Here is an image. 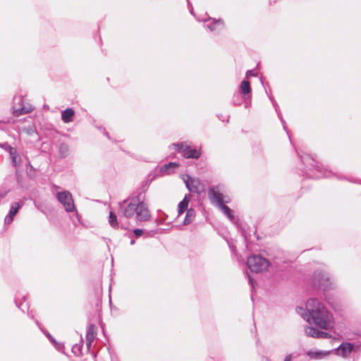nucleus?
<instances>
[{
  "label": "nucleus",
  "instance_id": "f257e3e1",
  "mask_svg": "<svg viewBox=\"0 0 361 361\" xmlns=\"http://www.w3.org/2000/svg\"><path fill=\"white\" fill-rule=\"evenodd\" d=\"M307 306L315 325L324 329H328L331 326L332 314L322 303L317 300L310 299L307 302Z\"/></svg>",
  "mask_w": 361,
  "mask_h": 361
},
{
  "label": "nucleus",
  "instance_id": "f03ea898",
  "mask_svg": "<svg viewBox=\"0 0 361 361\" xmlns=\"http://www.w3.org/2000/svg\"><path fill=\"white\" fill-rule=\"evenodd\" d=\"M126 218H132L135 214L137 221H146L151 217L150 212L146 203L140 201L137 197L131 200L123 212Z\"/></svg>",
  "mask_w": 361,
  "mask_h": 361
},
{
  "label": "nucleus",
  "instance_id": "7ed1b4c3",
  "mask_svg": "<svg viewBox=\"0 0 361 361\" xmlns=\"http://www.w3.org/2000/svg\"><path fill=\"white\" fill-rule=\"evenodd\" d=\"M247 264L250 270L255 273L266 271L270 264L267 259L259 255L250 257Z\"/></svg>",
  "mask_w": 361,
  "mask_h": 361
},
{
  "label": "nucleus",
  "instance_id": "20e7f679",
  "mask_svg": "<svg viewBox=\"0 0 361 361\" xmlns=\"http://www.w3.org/2000/svg\"><path fill=\"white\" fill-rule=\"evenodd\" d=\"M183 179L190 192L201 194L205 191L204 184L199 179L193 178L188 175H185Z\"/></svg>",
  "mask_w": 361,
  "mask_h": 361
},
{
  "label": "nucleus",
  "instance_id": "39448f33",
  "mask_svg": "<svg viewBox=\"0 0 361 361\" xmlns=\"http://www.w3.org/2000/svg\"><path fill=\"white\" fill-rule=\"evenodd\" d=\"M58 200L63 204L65 210L68 212H73L75 204L72 195L68 191H63L56 194Z\"/></svg>",
  "mask_w": 361,
  "mask_h": 361
},
{
  "label": "nucleus",
  "instance_id": "423d86ee",
  "mask_svg": "<svg viewBox=\"0 0 361 361\" xmlns=\"http://www.w3.org/2000/svg\"><path fill=\"white\" fill-rule=\"evenodd\" d=\"M16 99L18 100L19 106H17V104H15L13 107V114L15 116L26 114L33 111L34 107L29 103L25 102L23 97H19Z\"/></svg>",
  "mask_w": 361,
  "mask_h": 361
},
{
  "label": "nucleus",
  "instance_id": "0eeeda50",
  "mask_svg": "<svg viewBox=\"0 0 361 361\" xmlns=\"http://www.w3.org/2000/svg\"><path fill=\"white\" fill-rule=\"evenodd\" d=\"M208 195L212 203H215L217 206L224 203V196L217 188L212 187L208 190Z\"/></svg>",
  "mask_w": 361,
  "mask_h": 361
},
{
  "label": "nucleus",
  "instance_id": "6e6552de",
  "mask_svg": "<svg viewBox=\"0 0 361 361\" xmlns=\"http://www.w3.org/2000/svg\"><path fill=\"white\" fill-rule=\"evenodd\" d=\"M305 331L308 336L319 338H331V335L329 333L319 331L312 326H307Z\"/></svg>",
  "mask_w": 361,
  "mask_h": 361
},
{
  "label": "nucleus",
  "instance_id": "1a4fd4ad",
  "mask_svg": "<svg viewBox=\"0 0 361 361\" xmlns=\"http://www.w3.org/2000/svg\"><path fill=\"white\" fill-rule=\"evenodd\" d=\"M20 207L21 206L18 202L12 203L9 213L5 218V224H11L13 222L14 216L18 212Z\"/></svg>",
  "mask_w": 361,
  "mask_h": 361
},
{
  "label": "nucleus",
  "instance_id": "9d476101",
  "mask_svg": "<svg viewBox=\"0 0 361 361\" xmlns=\"http://www.w3.org/2000/svg\"><path fill=\"white\" fill-rule=\"evenodd\" d=\"M353 350V345L350 343H343L337 349L338 355L347 357Z\"/></svg>",
  "mask_w": 361,
  "mask_h": 361
},
{
  "label": "nucleus",
  "instance_id": "9b49d317",
  "mask_svg": "<svg viewBox=\"0 0 361 361\" xmlns=\"http://www.w3.org/2000/svg\"><path fill=\"white\" fill-rule=\"evenodd\" d=\"M97 335V327L94 324H91L88 327V330L86 334L87 345L90 348L92 343L94 340Z\"/></svg>",
  "mask_w": 361,
  "mask_h": 361
},
{
  "label": "nucleus",
  "instance_id": "f8f14e48",
  "mask_svg": "<svg viewBox=\"0 0 361 361\" xmlns=\"http://www.w3.org/2000/svg\"><path fill=\"white\" fill-rule=\"evenodd\" d=\"M201 154V149H192L190 146H188L184 152L183 157L186 159H198Z\"/></svg>",
  "mask_w": 361,
  "mask_h": 361
},
{
  "label": "nucleus",
  "instance_id": "ddd939ff",
  "mask_svg": "<svg viewBox=\"0 0 361 361\" xmlns=\"http://www.w3.org/2000/svg\"><path fill=\"white\" fill-rule=\"evenodd\" d=\"M75 111L73 109L68 108L62 111L61 113V119L64 123H70L73 121V117L74 116Z\"/></svg>",
  "mask_w": 361,
  "mask_h": 361
},
{
  "label": "nucleus",
  "instance_id": "4468645a",
  "mask_svg": "<svg viewBox=\"0 0 361 361\" xmlns=\"http://www.w3.org/2000/svg\"><path fill=\"white\" fill-rule=\"evenodd\" d=\"M190 201V195H185L183 200L178 204V212L179 214H183L185 211L188 210Z\"/></svg>",
  "mask_w": 361,
  "mask_h": 361
},
{
  "label": "nucleus",
  "instance_id": "2eb2a0df",
  "mask_svg": "<svg viewBox=\"0 0 361 361\" xmlns=\"http://www.w3.org/2000/svg\"><path fill=\"white\" fill-rule=\"evenodd\" d=\"M329 353H330L329 351H319V350L312 351V350H311L307 353V355L310 358H312V359H322V358H324V357H326L327 355H329Z\"/></svg>",
  "mask_w": 361,
  "mask_h": 361
},
{
  "label": "nucleus",
  "instance_id": "dca6fc26",
  "mask_svg": "<svg viewBox=\"0 0 361 361\" xmlns=\"http://www.w3.org/2000/svg\"><path fill=\"white\" fill-rule=\"evenodd\" d=\"M195 217V212L193 209H189L187 210V213L183 221L184 225H188L192 222Z\"/></svg>",
  "mask_w": 361,
  "mask_h": 361
},
{
  "label": "nucleus",
  "instance_id": "f3484780",
  "mask_svg": "<svg viewBox=\"0 0 361 361\" xmlns=\"http://www.w3.org/2000/svg\"><path fill=\"white\" fill-rule=\"evenodd\" d=\"M10 157L12 161V164L14 166H17L20 164L21 159L16 149L10 153Z\"/></svg>",
  "mask_w": 361,
  "mask_h": 361
},
{
  "label": "nucleus",
  "instance_id": "a211bd4d",
  "mask_svg": "<svg viewBox=\"0 0 361 361\" xmlns=\"http://www.w3.org/2000/svg\"><path fill=\"white\" fill-rule=\"evenodd\" d=\"M240 88L243 94H247L250 93L251 90L250 82L247 80L242 81Z\"/></svg>",
  "mask_w": 361,
  "mask_h": 361
},
{
  "label": "nucleus",
  "instance_id": "6ab92c4d",
  "mask_svg": "<svg viewBox=\"0 0 361 361\" xmlns=\"http://www.w3.org/2000/svg\"><path fill=\"white\" fill-rule=\"evenodd\" d=\"M175 149H176L180 153L183 154V156L184 155V152L187 149L188 145L185 143L181 142V143H177L173 145Z\"/></svg>",
  "mask_w": 361,
  "mask_h": 361
},
{
  "label": "nucleus",
  "instance_id": "aec40b11",
  "mask_svg": "<svg viewBox=\"0 0 361 361\" xmlns=\"http://www.w3.org/2000/svg\"><path fill=\"white\" fill-rule=\"evenodd\" d=\"M221 209V211L230 219H233V216L232 214V212H231V210L230 209V208L226 206V204H224V203L221 204V205L220 204L219 206H218Z\"/></svg>",
  "mask_w": 361,
  "mask_h": 361
},
{
  "label": "nucleus",
  "instance_id": "412c9836",
  "mask_svg": "<svg viewBox=\"0 0 361 361\" xmlns=\"http://www.w3.org/2000/svg\"><path fill=\"white\" fill-rule=\"evenodd\" d=\"M109 223L111 224V226L116 228L118 226V221H117V217L116 216V214L113 212H110L109 214Z\"/></svg>",
  "mask_w": 361,
  "mask_h": 361
},
{
  "label": "nucleus",
  "instance_id": "4be33fe9",
  "mask_svg": "<svg viewBox=\"0 0 361 361\" xmlns=\"http://www.w3.org/2000/svg\"><path fill=\"white\" fill-rule=\"evenodd\" d=\"M171 167L177 168V167H178V164L175 163V162H170L168 164H166L164 166V169L168 170Z\"/></svg>",
  "mask_w": 361,
  "mask_h": 361
},
{
  "label": "nucleus",
  "instance_id": "5701e85b",
  "mask_svg": "<svg viewBox=\"0 0 361 361\" xmlns=\"http://www.w3.org/2000/svg\"><path fill=\"white\" fill-rule=\"evenodd\" d=\"M2 147L7 151L8 152V153H11L13 151H14L16 149L13 148V147L7 145V144H4L2 145Z\"/></svg>",
  "mask_w": 361,
  "mask_h": 361
},
{
  "label": "nucleus",
  "instance_id": "b1692460",
  "mask_svg": "<svg viewBox=\"0 0 361 361\" xmlns=\"http://www.w3.org/2000/svg\"><path fill=\"white\" fill-rule=\"evenodd\" d=\"M134 234L137 236H141L143 233V231L141 229L136 228L133 231Z\"/></svg>",
  "mask_w": 361,
  "mask_h": 361
},
{
  "label": "nucleus",
  "instance_id": "393cba45",
  "mask_svg": "<svg viewBox=\"0 0 361 361\" xmlns=\"http://www.w3.org/2000/svg\"><path fill=\"white\" fill-rule=\"evenodd\" d=\"M291 360V355H287L285 359H284V361H290Z\"/></svg>",
  "mask_w": 361,
  "mask_h": 361
},
{
  "label": "nucleus",
  "instance_id": "a878e982",
  "mask_svg": "<svg viewBox=\"0 0 361 361\" xmlns=\"http://www.w3.org/2000/svg\"><path fill=\"white\" fill-rule=\"evenodd\" d=\"M250 75H253L252 73H251L250 71H248L246 74L247 78H248Z\"/></svg>",
  "mask_w": 361,
  "mask_h": 361
},
{
  "label": "nucleus",
  "instance_id": "bb28decb",
  "mask_svg": "<svg viewBox=\"0 0 361 361\" xmlns=\"http://www.w3.org/2000/svg\"><path fill=\"white\" fill-rule=\"evenodd\" d=\"M63 147L66 148V146L61 145V149H62Z\"/></svg>",
  "mask_w": 361,
  "mask_h": 361
}]
</instances>
